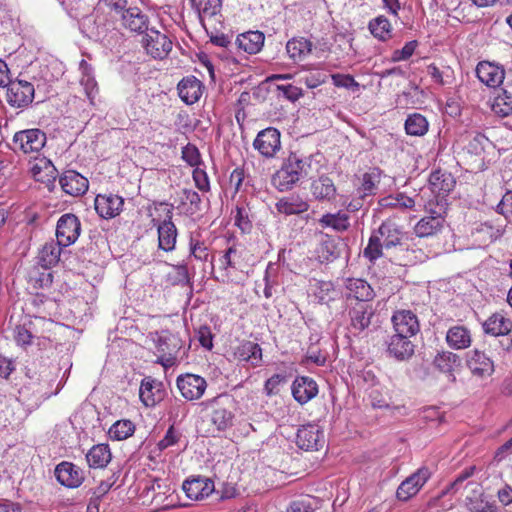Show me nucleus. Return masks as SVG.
<instances>
[{
	"instance_id": "16",
	"label": "nucleus",
	"mask_w": 512,
	"mask_h": 512,
	"mask_svg": "<svg viewBox=\"0 0 512 512\" xmlns=\"http://www.w3.org/2000/svg\"><path fill=\"white\" fill-rule=\"evenodd\" d=\"M466 363L471 373L480 378L490 376L494 372L493 361L478 349L467 353Z\"/></svg>"
},
{
	"instance_id": "47",
	"label": "nucleus",
	"mask_w": 512,
	"mask_h": 512,
	"mask_svg": "<svg viewBox=\"0 0 512 512\" xmlns=\"http://www.w3.org/2000/svg\"><path fill=\"white\" fill-rule=\"evenodd\" d=\"M80 69L82 70L80 84L83 86L85 94L88 97V99L91 101V103H93V100L98 90L97 82L95 81V78L92 75L91 67L85 60L81 61Z\"/></svg>"
},
{
	"instance_id": "62",
	"label": "nucleus",
	"mask_w": 512,
	"mask_h": 512,
	"mask_svg": "<svg viewBox=\"0 0 512 512\" xmlns=\"http://www.w3.org/2000/svg\"><path fill=\"white\" fill-rule=\"evenodd\" d=\"M498 211L505 215H512V191L504 194L500 203L497 206Z\"/></svg>"
},
{
	"instance_id": "43",
	"label": "nucleus",
	"mask_w": 512,
	"mask_h": 512,
	"mask_svg": "<svg viewBox=\"0 0 512 512\" xmlns=\"http://www.w3.org/2000/svg\"><path fill=\"white\" fill-rule=\"evenodd\" d=\"M300 179L297 177V172H294L285 163L278 170L273 178V185L280 191L291 189Z\"/></svg>"
},
{
	"instance_id": "55",
	"label": "nucleus",
	"mask_w": 512,
	"mask_h": 512,
	"mask_svg": "<svg viewBox=\"0 0 512 512\" xmlns=\"http://www.w3.org/2000/svg\"><path fill=\"white\" fill-rule=\"evenodd\" d=\"M190 253L197 260L207 261L209 253L208 249L203 242L195 239L193 236L190 238Z\"/></svg>"
},
{
	"instance_id": "64",
	"label": "nucleus",
	"mask_w": 512,
	"mask_h": 512,
	"mask_svg": "<svg viewBox=\"0 0 512 512\" xmlns=\"http://www.w3.org/2000/svg\"><path fill=\"white\" fill-rule=\"evenodd\" d=\"M287 512H313V508L309 501L297 500L290 504Z\"/></svg>"
},
{
	"instance_id": "61",
	"label": "nucleus",
	"mask_w": 512,
	"mask_h": 512,
	"mask_svg": "<svg viewBox=\"0 0 512 512\" xmlns=\"http://www.w3.org/2000/svg\"><path fill=\"white\" fill-rule=\"evenodd\" d=\"M334 242L331 240L324 241L321 244L320 250H319V257L323 261H330L334 258H336L334 254L335 245Z\"/></svg>"
},
{
	"instance_id": "30",
	"label": "nucleus",
	"mask_w": 512,
	"mask_h": 512,
	"mask_svg": "<svg viewBox=\"0 0 512 512\" xmlns=\"http://www.w3.org/2000/svg\"><path fill=\"white\" fill-rule=\"evenodd\" d=\"M161 385V382H157L151 377H146L142 380L139 389V397L145 406H154L161 400Z\"/></svg>"
},
{
	"instance_id": "44",
	"label": "nucleus",
	"mask_w": 512,
	"mask_h": 512,
	"mask_svg": "<svg viewBox=\"0 0 512 512\" xmlns=\"http://www.w3.org/2000/svg\"><path fill=\"white\" fill-rule=\"evenodd\" d=\"M378 203L383 209H399L402 211L412 209L415 205L414 199L404 193L385 196Z\"/></svg>"
},
{
	"instance_id": "9",
	"label": "nucleus",
	"mask_w": 512,
	"mask_h": 512,
	"mask_svg": "<svg viewBox=\"0 0 512 512\" xmlns=\"http://www.w3.org/2000/svg\"><path fill=\"white\" fill-rule=\"evenodd\" d=\"M430 475V471L427 468L422 467L418 469L399 485L396 491L397 498L402 501H407L416 495L430 478Z\"/></svg>"
},
{
	"instance_id": "38",
	"label": "nucleus",
	"mask_w": 512,
	"mask_h": 512,
	"mask_svg": "<svg viewBox=\"0 0 512 512\" xmlns=\"http://www.w3.org/2000/svg\"><path fill=\"white\" fill-rule=\"evenodd\" d=\"M311 191L318 200L332 201L335 199L337 190L332 179L321 176L312 183Z\"/></svg>"
},
{
	"instance_id": "24",
	"label": "nucleus",
	"mask_w": 512,
	"mask_h": 512,
	"mask_svg": "<svg viewBox=\"0 0 512 512\" xmlns=\"http://www.w3.org/2000/svg\"><path fill=\"white\" fill-rule=\"evenodd\" d=\"M381 181V171L377 168L370 169L359 178L356 195L361 198L372 197L377 194Z\"/></svg>"
},
{
	"instance_id": "60",
	"label": "nucleus",
	"mask_w": 512,
	"mask_h": 512,
	"mask_svg": "<svg viewBox=\"0 0 512 512\" xmlns=\"http://www.w3.org/2000/svg\"><path fill=\"white\" fill-rule=\"evenodd\" d=\"M236 254H237V250L235 247L228 248L227 251L224 253V255L219 259L220 266L223 269L235 268L236 267V262H235Z\"/></svg>"
},
{
	"instance_id": "53",
	"label": "nucleus",
	"mask_w": 512,
	"mask_h": 512,
	"mask_svg": "<svg viewBox=\"0 0 512 512\" xmlns=\"http://www.w3.org/2000/svg\"><path fill=\"white\" fill-rule=\"evenodd\" d=\"M382 247H384V245L382 241H380V236L373 232L369 239L368 245L364 250V256L367 257L370 261H374L382 255Z\"/></svg>"
},
{
	"instance_id": "36",
	"label": "nucleus",
	"mask_w": 512,
	"mask_h": 512,
	"mask_svg": "<svg viewBox=\"0 0 512 512\" xmlns=\"http://www.w3.org/2000/svg\"><path fill=\"white\" fill-rule=\"evenodd\" d=\"M483 329L493 336H506L512 329V322L501 313H494L484 322Z\"/></svg>"
},
{
	"instance_id": "63",
	"label": "nucleus",
	"mask_w": 512,
	"mask_h": 512,
	"mask_svg": "<svg viewBox=\"0 0 512 512\" xmlns=\"http://www.w3.org/2000/svg\"><path fill=\"white\" fill-rule=\"evenodd\" d=\"M15 339L18 344H31L32 334L25 326H17L15 329Z\"/></svg>"
},
{
	"instance_id": "41",
	"label": "nucleus",
	"mask_w": 512,
	"mask_h": 512,
	"mask_svg": "<svg viewBox=\"0 0 512 512\" xmlns=\"http://www.w3.org/2000/svg\"><path fill=\"white\" fill-rule=\"evenodd\" d=\"M232 419V413L225 408L213 410L208 416V422L212 427L207 432L214 435L216 432L224 431L232 425Z\"/></svg>"
},
{
	"instance_id": "12",
	"label": "nucleus",
	"mask_w": 512,
	"mask_h": 512,
	"mask_svg": "<svg viewBox=\"0 0 512 512\" xmlns=\"http://www.w3.org/2000/svg\"><path fill=\"white\" fill-rule=\"evenodd\" d=\"M391 321L395 333L413 337L420 331L418 317L410 310H398L394 312Z\"/></svg>"
},
{
	"instance_id": "27",
	"label": "nucleus",
	"mask_w": 512,
	"mask_h": 512,
	"mask_svg": "<svg viewBox=\"0 0 512 512\" xmlns=\"http://www.w3.org/2000/svg\"><path fill=\"white\" fill-rule=\"evenodd\" d=\"M31 172L36 181L45 183L48 187L53 185L57 178V169L46 157L37 158Z\"/></svg>"
},
{
	"instance_id": "15",
	"label": "nucleus",
	"mask_w": 512,
	"mask_h": 512,
	"mask_svg": "<svg viewBox=\"0 0 512 512\" xmlns=\"http://www.w3.org/2000/svg\"><path fill=\"white\" fill-rule=\"evenodd\" d=\"M124 199L115 194H99L95 198V209L105 219L117 216L123 208Z\"/></svg>"
},
{
	"instance_id": "56",
	"label": "nucleus",
	"mask_w": 512,
	"mask_h": 512,
	"mask_svg": "<svg viewBox=\"0 0 512 512\" xmlns=\"http://www.w3.org/2000/svg\"><path fill=\"white\" fill-rule=\"evenodd\" d=\"M182 158L190 166L197 167L201 163V156L196 146L187 144L182 149Z\"/></svg>"
},
{
	"instance_id": "58",
	"label": "nucleus",
	"mask_w": 512,
	"mask_h": 512,
	"mask_svg": "<svg viewBox=\"0 0 512 512\" xmlns=\"http://www.w3.org/2000/svg\"><path fill=\"white\" fill-rule=\"evenodd\" d=\"M277 90L280 91L285 98L292 102L297 101L300 97L303 96L302 89L291 84L278 85Z\"/></svg>"
},
{
	"instance_id": "13",
	"label": "nucleus",
	"mask_w": 512,
	"mask_h": 512,
	"mask_svg": "<svg viewBox=\"0 0 512 512\" xmlns=\"http://www.w3.org/2000/svg\"><path fill=\"white\" fill-rule=\"evenodd\" d=\"M182 489L189 499L200 501L207 498L215 490V486L210 478L197 476L185 480Z\"/></svg>"
},
{
	"instance_id": "2",
	"label": "nucleus",
	"mask_w": 512,
	"mask_h": 512,
	"mask_svg": "<svg viewBox=\"0 0 512 512\" xmlns=\"http://www.w3.org/2000/svg\"><path fill=\"white\" fill-rule=\"evenodd\" d=\"M142 45L154 59H164L172 49V41L165 33L151 28L142 38Z\"/></svg>"
},
{
	"instance_id": "46",
	"label": "nucleus",
	"mask_w": 512,
	"mask_h": 512,
	"mask_svg": "<svg viewBox=\"0 0 512 512\" xmlns=\"http://www.w3.org/2000/svg\"><path fill=\"white\" fill-rule=\"evenodd\" d=\"M322 228H332L335 231H345L349 227V218L344 213H327L318 220Z\"/></svg>"
},
{
	"instance_id": "59",
	"label": "nucleus",
	"mask_w": 512,
	"mask_h": 512,
	"mask_svg": "<svg viewBox=\"0 0 512 512\" xmlns=\"http://www.w3.org/2000/svg\"><path fill=\"white\" fill-rule=\"evenodd\" d=\"M193 180L199 190L208 191L210 189L207 173L198 166L193 171Z\"/></svg>"
},
{
	"instance_id": "34",
	"label": "nucleus",
	"mask_w": 512,
	"mask_h": 512,
	"mask_svg": "<svg viewBox=\"0 0 512 512\" xmlns=\"http://www.w3.org/2000/svg\"><path fill=\"white\" fill-rule=\"evenodd\" d=\"M265 36L260 31H248L238 35L236 44L240 49L249 53H258L264 45Z\"/></svg>"
},
{
	"instance_id": "31",
	"label": "nucleus",
	"mask_w": 512,
	"mask_h": 512,
	"mask_svg": "<svg viewBox=\"0 0 512 512\" xmlns=\"http://www.w3.org/2000/svg\"><path fill=\"white\" fill-rule=\"evenodd\" d=\"M429 185L433 193L444 196L454 188L455 179L446 171L436 170L429 177Z\"/></svg>"
},
{
	"instance_id": "19",
	"label": "nucleus",
	"mask_w": 512,
	"mask_h": 512,
	"mask_svg": "<svg viewBox=\"0 0 512 512\" xmlns=\"http://www.w3.org/2000/svg\"><path fill=\"white\" fill-rule=\"evenodd\" d=\"M153 493L151 504L156 509H167L175 505L172 498L174 490L169 485L164 484L161 480H154L147 490V495Z\"/></svg>"
},
{
	"instance_id": "39",
	"label": "nucleus",
	"mask_w": 512,
	"mask_h": 512,
	"mask_svg": "<svg viewBox=\"0 0 512 512\" xmlns=\"http://www.w3.org/2000/svg\"><path fill=\"white\" fill-rule=\"evenodd\" d=\"M111 452L107 444L93 446L86 454L88 465L92 468H104L111 461Z\"/></svg>"
},
{
	"instance_id": "51",
	"label": "nucleus",
	"mask_w": 512,
	"mask_h": 512,
	"mask_svg": "<svg viewBox=\"0 0 512 512\" xmlns=\"http://www.w3.org/2000/svg\"><path fill=\"white\" fill-rule=\"evenodd\" d=\"M371 33L378 39L385 41L390 38L391 24L384 16H379L369 23Z\"/></svg>"
},
{
	"instance_id": "4",
	"label": "nucleus",
	"mask_w": 512,
	"mask_h": 512,
	"mask_svg": "<svg viewBox=\"0 0 512 512\" xmlns=\"http://www.w3.org/2000/svg\"><path fill=\"white\" fill-rule=\"evenodd\" d=\"M7 102L15 108H23L34 99V86L25 80H11L7 84Z\"/></svg>"
},
{
	"instance_id": "7",
	"label": "nucleus",
	"mask_w": 512,
	"mask_h": 512,
	"mask_svg": "<svg viewBox=\"0 0 512 512\" xmlns=\"http://www.w3.org/2000/svg\"><path fill=\"white\" fill-rule=\"evenodd\" d=\"M176 384L181 395L188 401L200 399L207 388L203 377L190 373L178 376Z\"/></svg>"
},
{
	"instance_id": "52",
	"label": "nucleus",
	"mask_w": 512,
	"mask_h": 512,
	"mask_svg": "<svg viewBox=\"0 0 512 512\" xmlns=\"http://www.w3.org/2000/svg\"><path fill=\"white\" fill-rule=\"evenodd\" d=\"M135 426L130 420H119L109 429V435L115 440H124L134 433Z\"/></svg>"
},
{
	"instance_id": "28",
	"label": "nucleus",
	"mask_w": 512,
	"mask_h": 512,
	"mask_svg": "<svg viewBox=\"0 0 512 512\" xmlns=\"http://www.w3.org/2000/svg\"><path fill=\"white\" fill-rule=\"evenodd\" d=\"M172 212L168 211V219H165L161 224L158 225V243L159 248L168 252L175 248L177 229L174 223L171 221Z\"/></svg>"
},
{
	"instance_id": "32",
	"label": "nucleus",
	"mask_w": 512,
	"mask_h": 512,
	"mask_svg": "<svg viewBox=\"0 0 512 512\" xmlns=\"http://www.w3.org/2000/svg\"><path fill=\"white\" fill-rule=\"evenodd\" d=\"M61 247L63 245L59 243V240L46 242L39 251L38 264L45 269L55 266L60 259Z\"/></svg>"
},
{
	"instance_id": "18",
	"label": "nucleus",
	"mask_w": 512,
	"mask_h": 512,
	"mask_svg": "<svg viewBox=\"0 0 512 512\" xmlns=\"http://www.w3.org/2000/svg\"><path fill=\"white\" fill-rule=\"evenodd\" d=\"M59 183L66 194L75 197L83 195L89 187L88 180L74 170L64 172Z\"/></svg>"
},
{
	"instance_id": "14",
	"label": "nucleus",
	"mask_w": 512,
	"mask_h": 512,
	"mask_svg": "<svg viewBox=\"0 0 512 512\" xmlns=\"http://www.w3.org/2000/svg\"><path fill=\"white\" fill-rule=\"evenodd\" d=\"M55 476L58 482L68 488L80 486L84 480L83 471L71 462L63 461L55 468Z\"/></svg>"
},
{
	"instance_id": "17",
	"label": "nucleus",
	"mask_w": 512,
	"mask_h": 512,
	"mask_svg": "<svg viewBox=\"0 0 512 512\" xmlns=\"http://www.w3.org/2000/svg\"><path fill=\"white\" fill-rule=\"evenodd\" d=\"M374 232L380 236V241L387 249L400 245L404 235L402 227L390 218L383 221Z\"/></svg>"
},
{
	"instance_id": "25",
	"label": "nucleus",
	"mask_w": 512,
	"mask_h": 512,
	"mask_svg": "<svg viewBox=\"0 0 512 512\" xmlns=\"http://www.w3.org/2000/svg\"><path fill=\"white\" fill-rule=\"evenodd\" d=\"M234 357L240 362L256 367L262 361V349L257 343L243 341L235 348Z\"/></svg>"
},
{
	"instance_id": "10",
	"label": "nucleus",
	"mask_w": 512,
	"mask_h": 512,
	"mask_svg": "<svg viewBox=\"0 0 512 512\" xmlns=\"http://www.w3.org/2000/svg\"><path fill=\"white\" fill-rule=\"evenodd\" d=\"M156 347L158 352L161 353L157 363L165 367L172 366L176 359V353L180 348V340L171 333H163L157 337Z\"/></svg>"
},
{
	"instance_id": "21",
	"label": "nucleus",
	"mask_w": 512,
	"mask_h": 512,
	"mask_svg": "<svg viewBox=\"0 0 512 512\" xmlns=\"http://www.w3.org/2000/svg\"><path fill=\"white\" fill-rule=\"evenodd\" d=\"M318 393V386L316 382L307 376L297 377L292 384V394L294 399L300 403L305 404L313 399Z\"/></svg>"
},
{
	"instance_id": "45",
	"label": "nucleus",
	"mask_w": 512,
	"mask_h": 512,
	"mask_svg": "<svg viewBox=\"0 0 512 512\" xmlns=\"http://www.w3.org/2000/svg\"><path fill=\"white\" fill-rule=\"evenodd\" d=\"M460 357L451 351L439 352L434 360V366L443 373L452 374L454 369L460 366Z\"/></svg>"
},
{
	"instance_id": "57",
	"label": "nucleus",
	"mask_w": 512,
	"mask_h": 512,
	"mask_svg": "<svg viewBox=\"0 0 512 512\" xmlns=\"http://www.w3.org/2000/svg\"><path fill=\"white\" fill-rule=\"evenodd\" d=\"M417 46L416 41H410L405 44V46L402 49L395 50L392 54V61L393 62H399L403 60H407L412 56L414 53V50Z\"/></svg>"
},
{
	"instance_id": "40",
	"label": "nucleus",
	"mask_w": 512,
	"mask_h": 512,
	"mask_svg": "<svg viewBox=\"0 0 512 512\" xmlns=\"http://www.w3.org/2000/svg\"><path fill=\"white\" fill-rule=\"evenodd\" d=\"M313 44L309 40L301 38H293L286 44V51L293 61H301L312 52Z\"/></svg>"
},
{
	"instance_id": "49",
	"label": "nucleus",
	"mask_w": 512,
	"mask_h": 512,
	"mask_svg": "<svg viewBox=\"0 0 512 512\" xmlns=\"http://www.w3.org/2000/svg\"><path fill=\"white\" fill-rule=\"evenodd\" d=\"M291 170L297 172L299 179L308 176L311 167L309 158H302L296 153H291L284 162Z\"/></svg>"
},
{
	"instance_id": "3",
	"label": "nucleus",
	"mask_w": 512,
	"mask_h": 512,
	"mask_svg": "<svg viewBox=\"0 0 512 512\" xmlns=\"http://www.w3.org/2000/svg\"><path fill=\"white\" fill-rule=\"evenodd\" d=\"M253 147L265 158H274L281 150V134L279 130L268 127L261 130L253 141Z\"/></svg>"
},
{
	"instance_id": "6",
	"label": "nucleus",
	"mask_w": 512,
	"mask_h": 512,
	"mask_svg": "<svg viewBox=\"0 0 512 512\" xmlns=\"http://www.w3.org/2000/svg\"><path fill=\"white\" fill-rule=\"evenodd\" d=\"M324 432L317 424L303 425L296 435L297 446L305 451H317L324 446Z\"/></svg>"
},
{
	"instance_id": "22",
	"label": "nucleus",
	"mask_w": 512,
	"mask_h": 512,
	"mask_svg": "<svg viewBox=\"0 0 512 512\" xmlns=\"http://www.w3.org/2000/svg\"><path fill=\"white\" fill-rule=\"evenodd\" d=\"M122 23L125 28L139 34L145 35L150 30L148 16L137 7H130L126 10L122 15Z\"/></svg>"
},
{
	"instance_id": "1",
	"label": "nucleus",
	"mask_w": 512,
	"mask_h": 512,
	"mask_svg": "<svg viewBox=\"0 0 512 512\" xmlns=\"http://www.w3.org/2000/svg\"><path fill=\"white\" fill-rule=\"evenodd\" d=\"M46 134L37 128L18 131L13 136L14 150L25 154L39 152L46 144Z\"/></svg>"
},
{
	"instance_id": "33",
	"label": "nucleus",
	"mask_w": 512,
	"mask_h": 512,
	"mask_svg": "<svg viewBox=\"0 0 512 512\" xmlns=\"http://www.w3.org/2000/svg\"><path fill=\"white\" fill-rule=\"evenodd\" d=\"M277 211L284 215H293L306 212L309 204L299 195L283 197L275 204Z\"/></svg>"
},
{
	"instance_id": "23",
	"label": "nucleus",
	"mask_w": 512,
	"mask_h": 512,
	"mask_svg": "<svg viewBox=\"0 0 512 512\" xmlns=\"http://www.w3.org/2000/svg\"><path fill=\"white\" fill-rule=\"evenodd\" d=\"M347 297L355 299L357 302L369 303L375 296L374 290L370 284L359 278H349L346 281Z\"/></svg>"
},
{
	"instance_id": "26",
	"label": "nucleus",
	"mask_w": 512,
	"mask_h": 512,
	"mask_svg": "<svg viewBox=\"0 0 512 512\" xmlns=\"http://www.w3.org/2000/svg\"><path fill=\"white\" fill-rule=\"evenodd\" d=\"M202 88V82L196 77H186L178 84V94L182 101L191 105L200 99L202 95Z\"/></svg>"
},
{
	"instance_id": "50",
	"label": "nucleus",
	"mask_w": 512,
	"mask_h": 512,
	"mask_svg": "<svg viewBox=\"0 0 512 512\" xmlns=\"http://www.w3.org/2000/svg\"><path fill=\"white\" fill-rule=\"evenodd\" d=\"M492 110L501 116H508L512 113V94L502 90L494 98Z\"/></svg>"
},
{
	"instance_id": "48",
	"label": "nucleus",
	"mask_w": 512,
	"mask_h": 512,
	"mask_svg": "<svg viewBox=\"0 0 512 512\" xmlns=\"http://www.w3.org/2000/svg\"><path fill=\"white\" fill-rule=\"evenodd\" d=\"M428 126L427 119L419 113L409 115L405 121V130L407 134L412 136L425 135L428 131Z\"/></svg>"
},
{
	"instance_id": "54",
	"label": "nucleus",
	"mask_w": 512,
	"mask_h": 512,
	"mask_svg": "<svg viewBox=\"0 0 512 512\" xmlns=\"http://www.w3.org/2000/svg\"><path fill=\"white\" fill-rule=\"evenodd\" d=\"M331 78H332L333 84L336 87L346 88L353 92L359 90V87H360L359 83L357 81H355V79L349 74L337 73V74L331 75Z\"/></svg>"
},
{
	"instance_id": "11",
	"label": "nucleus",
	"mask_w": 512,
	"mask_h": 512,
	"mask_svg": "<svg viewBox=\"0 0 512 512\" xmlns=\"http://www.w3.org/2000/svg\"><path fill=\"white\" fill-rule=\"evenodd\" d=\"M411 337L403 334L395 333L388 338L387 353L389 356L395 358L398 361H406L410 359L414 354L415 345L410 340Z\"/></svg>"
},
{
	"instance_id": "20",
	"label": "nucleus",
	"mask_w": 512,
	"mask_h": 512,
	"mask_svg": "<svg viewBox=\"0 0 512 512\" xmlns=\"http://www.w3.org/2000/svg\"><path fill=\"white\" fill-rule=\"evenodd\" d=\"M478 79L489 87H497L504 80V69L491 62H480L476 67Z\"/></svg>"
},
{
	"instance_id": "35",
	"label": "nucleus",
	"mask_w": 512,
	"mask_h": 512,
	"mask_svg": "<svg viewBox=\"0 0 512 512\" xmlns=\"http://www.w3.org/2000/svg\"><path fill=\"white\" fill-rule=\"evenodd\" d=\"M443 223L444 219L439 214L423 217L415 225L414 233L421 238L434 236L442 230Z\"/></svg>"
},
{
	"instance_id": "42",
	"label": "nucleus",
	"mask_w": 512,
	"mask_h": 512,
	"mask_svg": "<svg viewBox=\"0 0 512 512\" xmlns=\"http://www.w3.org/2000/svg\"><path fill=\"white\" fill-rule=\"evenodd\" d=\"M191 2L198 12L203 27L207 30L205 19H210L220 12L222 0H191Z\"/></svg>"
},
{
	"instance_id": "37",
	"label": "nucleus",
	"mask_w": 512,
	"mask_h": 512,
	"mask_svg": "<svg viewBox=\"0 0 512 512\" xmlns=\"http://www.w3.org/2000/svg\"><path fill=\"white\" fill-rule=\"evenodd\" d=\"M310 290L321 304H328L338 297V292L330 281L314 279L310 282Z\"/></svg>"
},
{
	"instance_id": "8",
	"label": "nucleus",
	"mask_w": 512,
	"mask_h": 512,
	"mask_svg": "<svg viewBox=\"0 0 512 512\" xmlns=\"http://www.w3.org/2000/svg\"><path fill=\"white\" fill-rule=\"evenodd\" d=\"M374 315L375 309L371 303L356 302L349 309L350 330L354 334L365 331L371 325Z\"/></svg>"
},
{
	"instance_id": "5",
	"label": "nucleus",
	"mask_w": 512,
	"mask_h": 512,
	"mask_svg": "<svg viewBox=\"0 0 512 512\" xmlns=\"http://www.w3.org/2000/svg\"><path fill=\"white\" fill-rule=\"evenodd\" d=\"M81 223L72 213L63 214L56 226V238L63 247L73 244L80 236Z\"/></svg>"
},
{
	"instance_id": "29",
	"label": "nucleus",
	"mask_w": 512,
	"mask_h": 512,
	"mask_svg": "<svg viewBox=\"0 0 512 512\" xmlns=\"http://www.w3.org/2000/svg\"><path fill=\"white\" fill-rule=\"evenodd\" d=\"M446 342L452 349H466L470 347L472 343L470 330L462 325L452 326L446 333Z\"/></svg>"
}]
</instances>
